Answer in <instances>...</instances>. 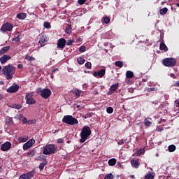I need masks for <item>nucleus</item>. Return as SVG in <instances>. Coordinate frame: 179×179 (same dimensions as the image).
Returning a JSON list of instances; mask_svg holds the SVG:
<instances>
[{
	"label": "nucleus",
	"instance_id": "51",
	"mask_svg": "<svg viewBox=\"0 0 179 179\" xmlns=\"http://www.w3.org/2000/svg\"><path fill=\"white\" fill-rule=\"evenodd\" d=\"M57 143H64V139L62 138H59L57 140Z\"/></svg>",
	"mask_w": 179,
	"mask_h": 179
},
{
	"label": "nucleus",
	"instance_id": "2",
	"mask_svg": "<svg viewBox=\"0 0 179 179\" xmlns=\"http://www.w3.org/2000/svg\"><path fill=\"white\" fill-rule=\"evenodd\" d=\"M90 135H92V130H90V127H89V126L84 127L80 132V143H85Z\"/></svg>",
	"mask_w": 179,
	"mask_h": 179
},
{
	"label": "nucleus",
	"instance_id": "11",
	"mask_svg": "<svg viewBox=\"0 0 179 179\" xmlns=\"http://www.w3.org/2000/svg\"><path fill=\"white\" fill-rule=\"evenodd\" d=\"M10 148H12V143H10V142L9 141H6L1 145V150H2V152H8V150H9Z\"/></svg>",
	"mask_w": 179,
	"mask_h": 179
},
{
	"label": "nucleus",
	"instance_id": "28",
	"mask_svg": "<svg viewBox=\"0 0 179 179\" xmlns=\"http://www.w3.org/2000/svg\"><path fill=\"white\" fill-rule=\"evenodd\" d=\"M34 155H36V150L33 149L32 150H29L28 152H27V155L29 157H33V156H34Z\"/></svg>",
	"mask_w": 179,
	"mask_h": 179
},
{
	"label": "nucleus",
	"instance_id": "12",
	"mask_svg": "<svg viewBox=\"0 0 179 179\" xmlns=\"http://www.w3.org/2000/svg\"><path fill=\"white\" fill-rule=\"evenodd\" d=\"M104 75H106V69H105L99 70L98 72L95 71L93 73V76L95 78H103L104 76Z\"/></svg>",
	"mask_w": 179,
	"mask_h": 179
},
{
	"label": "nucleus",
	"instance_id": "59",
	"mask_svg": "<svg viewBox=\"0 0 179 179\" xmlns=\"http://www.w3.org/2000/svg\"><path fill=\"white\" fill-rule=\"evenodd\" d=\"M171 77L173 78V79H176V75H174L173 73L171 74Z\"/></svg>",
	"mask_w": 179,
	"mask_h": 179
},
{
	"label": "nucleus",
	"instance_id": "26",
	"mask_svg": "<svg viewBox=\"0 0 179 179\" xmlns=\"http://www.w3.org/2000/svg\"><path fill=\"white\" fill-rule=\"evenodd\" d=\"M102 20L105 24H108L110 23V19L108 16L103 17Z\"/></svg>",
	"mask_w": 179,
	"mask_h": 179
},
{
	"label": "nucleus",
	"instance_id": "21",
	"mask_svg": "<svg viewBox=\"0 0 179 179\" xmlns=\"http://www.w3.org/2000/svg\"><path fill=\"white\" fill-rule=\"evenodd\" d=\"M134 72L131 71H127L126 72V78L127 79H132V78H134Z\"/></svg>",
	"mask_w": 179,
	"mask_h": 179
},
{
	"label": "nucleus",
	"instance_id": "27",
	"mask_svg": "<svg viewBox=\"0 0 179 179\" xmlns=\"http://www.w3.org/2000/svg\"><path fill=\"white\" fill-rule=\"evenodd\" d=\"M115 65L118 68H122V66H124V63L122 61H116Z\"/></svg>",
	"mask_w": 179,
	"mask_h": 179
},
{
	"label": "nucleus",
	"instance_id": "48",
	"mask_svg": "<svg viewBox=\"0 0 179 179\" xmlns=\"http://www.w3.org/2000/svg\"><path fill=\"white\" fill-rule=\"evenodd\" d=\"M118 145H124L125 143V140L121 139L117 141Z\"/></svg>",
	"mask_w": 179,
	"mask_h": 179
},
{
	"label": "nucleus",
	"instance_id": "41",
	"mask_svg": "<svg viewBox=\"0 0 179 179\" xmlns=\"http://www.w3.org/2000/svg\"><path fill=\"white\" fill-rule=\"evenodd\" d=\"M104 179H114L113 174L109 173L105 176Z\"/></svg>",
	"mask_w": 179,
	"mask_h": 179
},
{
	"label": "nucleus",
	"instance_id": "39",
	"mask_svg": "<svg viewBox=\"0 0 179 179\" xmlns=\"http://www.w3.org/2000/svg\"><path fill=\"white\" fill-rule=\"evenodd\" d=\"M145 154V149L142 148L140 149L138 151H137V156H141V155H144Z\"/></svg>",
	"mask_w": 179,
	"mask_h": 179
},
{
	"label": "nucleus",
	"instance_id": "37",
	"mask_svg": "<svg viewBox=\"0 0 179 179\" xmlns=\"http://www.w3.org/2000/svg\"><path fill=\"white\" fill-rule=\"evenodd\" d=\"M43 27H45V29H51V24H50V22H45L43 24Z\"/></svg>",
	"mask_w": 179,
	"mask_h": 179
},
{
	"label": "nucleus",
	"instance_id": "23",
	"mask_svg": "<svg viewBox=\"0 0 179 179\" xmlns=\"http://www.w3.org/2000/svg\"><path fill=\"white\" fill-rule=\"evenodd\" d=\"M26 103L29 104V106H33V104H36V100L33 98H31V99L26 101Z\"/></svg>",
	"mask_w": 179,
	"mask_h": 179
},
{
	"label": "nucleus",
	"instance_id": "44",
	"mask_svg": "<svg viewBox=\"0 0 179 179\" xmlns=\"http://www.w3.org/2000/svg\"><path fill=\"white\" fill-rule=\"evenodd\" d=\"M13 41H15V43H20V36H16L15 38H13Z\"/></svg>",
	"mask_w": 179,
	"mask_h": 179
},
{
	"label": "nucleus",
	"instance_id": "6",
	"mask_svg": "<svg viewBox=\"0 0 179 179\" xmlns=\"http://www.w3.org/2000/svg\"><path fill=\"white\" fill-rule=\"evenodd\" d=\"M162 64L164 65V66H176L177 60H176L174 58H166L163 60Z\"/></svg>",
	"mask_w": 179,
	"mask_h": 179
},
{
	"label": "nucleus",
	"instance_id": "34",
	"mask_svg": "<svg viewBox=\"0 0 179 179\" xmlns=\"http://www.w3.org/2000/svg\"><path fill=\"white\" fill-rule=\"evenodd\" d=\"M77 62L80 65H83V64H85V59H83V57L78 58L77 59Z\"/></svg>",
	"mask_w": 179,
	"mask_h": 179
},
{
	"label": "nucleus",
	"instance_id": "56",
	"mask_svg": "<svg viewBox=\"0 0 179 179\" xmlns=\"http://www.w3.org/2000/svg\"><path fill=\"white\" fill-rule=\"evenodd\" d=\"M155 87L149 88L148 92H154Z\"/></svg>",
	"mask_w": 179,
	"mask_h": 179
},
{
	"label": "nucleus",
	"instance_id": "5",
	"mask_svg": "<svg viewBox=\"0 0 179 179\" xmlns=\"http://www.w3.org/2000/svg\"><path fill=\"white\" fill-rule=\"evenodd\" d=\"M62 122L68 124L69 125H76L79 124L78 119L73 117L72 115H65L62 119Z\"/></svg>",
	"mask_w": 179,
	"mask_h": 179
},
{
	"label": "nucleus",
	"instance_id": "19",
	"mask_svg": "<svg viewBox=\"0 0 179 179\" xmlns=\"http://www.w3.org/2000/svg\"><path fill=\"white\" fill-rule=\"evenodd\" d=\"M159 50L161 51H169V48H167L164 42H162L159 45Z\"/></svg>",
	"mask_w": 179,
	"mask_h": 179
},
{
	"label": "nucleus",
	"instance_id": "58",
	"mask_svg": "<svg viewBox=\"0 0 179 179\" xmlns=\"http://www.w3.org/2000/svg\"><path fill=\"white\" fill-rule=\"evenodd\" d=\"M27 124H33V120H28Z\"/></svg>",
	"mask_w": 179,
	"mask_h": 179
},
{
	"label": "nucleus",
	"instance_id": "32",
	"mask_svg": "<svg viewBox=\"0 0 179 179\" xmlns=\"http://www.w3.org/2000/svg\"><path fill=\"white\" fill-rule=\"evenodd\" d=\"M169 152H174L176 150V145H170L168 148Z\"/></svg>",
	"mask_w": 179,
	"mask_h": 179
},
{
	"label": "nucleus",
	"instance_id": "13",
	"mask_svg": "<svg viewBox=\"0 0 179 179\" xmlns=\"http://www.w3.org/2000/svg\"><path fill=\"white\" fill-rule=\"evenodd\" d=\"M12 57L10 55H4L3 57H0V62L1 65H5L9 61V59H11Z\"/></svg>",
	"mask_w": 179,
	"mask_h": 179
},
{
	"label": "nucleus",
	"instance_id": "50",
	"mask_svg": "<svg viewBox=\"0 0 179 179\" xmlns=\"http://www.w3.org/2000/svg\"><path fill=\"white\" fill-rule=\"evenodd\" d=\"M87 0H78V3L79 5H83L85 3V2H86Z\"/></svg>",
	"mask_w": 179,
	"mask_h": 179
},
{
	"label": "nucleus",
	"instance_id": "17",
	"mask_svg": "<svg viewBox=\"0 0 179 179\" xmlns=\"http://www.w3.org/2000/svg\"><path fill=\"white\" fill-rule=\"evenodd\" d=\"M10 50V46L9 45L2 48L0 50V55H3V54H6V52H8V51H9Z\"/></svg>",
	"mask_w": 179,
	"mask_h": 179
},
{
	"label": "nucleus",
	"instance_id": "14",
	"mask_svg": "<svg viewBox=\"0 0 179 179\" xmlns=\"http://www.w3.org/2000/svg\"><path fill=\"white\" fill-rule=\"evenodd\" d=\"M118 86H120V84L118 83L112 85L109 91L108 92V94L111 95L114 93V92H117V90H118Z\"/></svg>",
	"mask_w": 179,
	"mask_h": 179
},
{
	"label": "nucleus",
	"instance_id": "40",
	"mask_svg": "<svg viewBox=\"0 0 179 179\" xmlns=\"http://www.w3.org/2000/svg\"><path fill=\"white\" fill-rule=\"evenodd\" d=\"M13 108H15L16 110H20L22 108V105L21 104H14L12 106Z\"/></svg>",
	"mask_w": 179,
	"mask_h": 179
},
{
	"label": "nucleus",
	"instance_id": "24",
	"mask_svg": "<svg viewBox=\"0 0 179 179\" xmlns=\"http://www.w3.org/2000/svg\"><path fill=\"white\" fill-rule=\"evenodd\" d=\"M6 124H9V125H13V119L12 117H6Z\"/></svg>",
	"mask_w": 179,
	"mask_h": 179
},
{
	"label": "nucleus",
	"instance_id": "38",
	"mask_svg": "<svg viewBox=\"0 0 179 179\" xmlns=\"http://www.w3.org/2000/svg\"><path fill=\"white\" fill-rule=\"evenodd\" d=\"M45 166H47V162L41 163V164H39V170H41V171L44 170V167H45Z\"/></svg>",
	"mask_w": 179,
	"mask_h": 179
},
{
	"label": "nucleus",
	"instance_id": "63",
	"mask_svg": "<svg viewBox=\"0 0 179 179\" xmlns=\"http://www.w3.org/2000/svg\"><path fill=\"white\" fill-rule=\"evenodd\" d=\"M77 108H80V105H78Z\"/></svg>",
	"mask_w": 179,
	"mask_h": 179
},
{
	"label": "nucleus",
	"instance_id": "8",
	"mask_svg": "<svg viewBox=\"0 0 179 179\" xmlns=\"http://www.w3.org/2000/svg\"><path fill=\"white\" fill-rule=\"evenodd\" d=\"M34 174H36V171L32 170L27 173L21 175L19 179H31L33 177H34Z\"/></svg>",
	"mask_w": 179,
	"mask_h": 179
},
{
	"label": "nucleus",
	"instance_id": "43",
	"mask_svg": "<svg viewBox=\"0 0 179 179\" xmlns=\"http://www.w3.org/2000/svg\"><path fill=\"white\" fill-rule=\"evenodd\" d=\"M85 66L87 69H90V68H92V62H88L85 63Z\"/></svg>",
	"mask_w": 179,
	"mask_h": 179
},
{
	"label": "nucleus",
	"instance_id": "45",
	"mask_svg": "<svg viewBox=\"0 0 179 179\" xmlns=\"http://www.w3.org/2000/svg\"><path fill=\"white\" fill-rule=\"evenodd\" d=\"M144 124L145 127H150V125H152V122L149 120H145Z\"/></svg>",
	"mask_w": 179,
	"mask_h": 179
},
{
	"label": "nucleus",
	"instance_id": "53",
	"mask_svg": "<svg viewBox=\"0 0 179 179\" xmlns=\"http://www.w3.org/2000/svg\"><path fill=\"white\" fill-rule=\"evenodd\" d=\"M17 68H18V69H23V64H18V65H17Z\"/></svg>",
	"mask_w": 179,
	"mask_h": 179
},
{
	"label": "nucleus",
	"instance_id": "33",
	"mask_svg": "<svg viewBox=\"0 0 179 179\" xmlns=\"http://www.w3.org/2000/svg\"><path fill=\"white\" fill-rule=\"evenodd\" d=\"M25 59H27V61H34L36 59V58H34V57H31L29 55H26Z\"/></svg>",
	"mask_w": 179,
	"mask_h": 179
},
{
	"label": "nucleus",
	"instance_id": "22",
	"mask_svg": "<svg viewBox=\"0 0 179 179\" xmlns=\"http://www.w3.org/2000/svg\"><path fill=\"white\" fill-rule=\"evenodd\" d=\"M109 166H115L117 164V159L115 158H112L108 161Z\"/></svg>",
	"mask_w": 179,
	"mask_h": 179
},
{
	"label": "nucleus",
	"instance_id": "61",
	"mask_svg": "<svg viewBox=\"0 0 179 179\" xmlns=\"http://www.w3.org/2000/svg\"><path fill=\"white\" fill-rule=\"evenodd\" d=\"M131 178H135V175H131Z\"/></svg>",
	"mask_w": 179,
	"mask_h": 179
},
{
	"label": "nucleus",
	"instance_id": "30",
	"mask_svg": "<svg viewBox=\"0 0 179 179\" xmlns=\"http://www.w3.org/2000/svg\"><path fill=\"white\" fill-rule=\"evenodd\" d=\"M18 141L21 143H24V142H27V137H19Z\"/></svg>",
	"mask_w": 179,
	"mask_h": 179
},
{
	"label": "nucleus",
	"instance_id": "31",
	"mask_svg": "<svg viewBox=\"0 0 179 179\" xmlns=\"http://www.w3.org/2000/svg\"><path fill=\"white\" fill-rule=\"evenodd\" d=\"M80 93H82V91L76 89L73 91V94H75V96H78V97H80Z\"/></svg>",
	"mask_w": 179,
	"mask_h": 179
},
{
	"label": "nucleus",
	"instance_id": "46",
	"mask_svg": "<svg viewBox=\"0 0 179 179\" xmlns=\"http://www.w3.org/2000/svg\"><path fill=\"white\" fill-rule=\"evenodd\" d=\"M15 118V120H22L23 118V115H22V114L16 115Z\"/></svg>",
	"mask_w": 179,
	"mask_h": 179
},
{
	"label": "nucleus",
	"instance_id": "54",
	"mask_svg": "<svg viewBox=\"0 0 179 179\" xmlns=\"http://www.w3.org/2000/svg\"><path fill=\"white\" fill-rule=\"evenodd\" d=\"M89 117H92V114L87 113V115H85V118H89Z\"/></svg>",
	"mask_w": 179,
	"mask_h": 179
},
{
	"label": "nucleus",
	"instance_id": "18",
	"mask_svg": "<svg viewBox=\"0 0 179 179\" xmlns=\"http://www.w3.org/2000/svg\"><path fill=\"white\" fill-rule=\"evenodd\" d=\"M131 164L134 169H138V167H139V161H138V159H132L131 161Z\"/></svg>",
	"mask_w": 179,
	"mask_h": 179
},
{
	"label": "nucleus",
	"instance_id": "64",
	"mask_svg": "<svg viewBox=\"0 0 179 179\" xmlns=\"http://www.w3.org/2000/svg\"><path fill=\"white\" fill-rule=\"evenodd\" d=\"M176 6L179 8V3H176Z\"/></svg>",
	"mask_w": 179,
	"mask_h": 179
},
{
	"label": "nucleus",
	"instance_id": "42",
	"mask_svg": "<svg viewBox=\"0 0 179 179\" xmlns=\"http://www.w3.org/2000/svg\"><path fill=\"white\" fill-rule=\"evenodd\" d=\"M80 52H85L86 51V46L82 45L79 48Z\"/></svg>",
	"mask_w": 179,
	"mask_h": 179
},
{
	"label": "nucleus",
	"instance_id": "3",
	"mask_svg": "<svg viewBox=\"0 0 179 179\" xmlns=\"http://www.w3.org/2000/svg\"><path fill=\"white\" fill-rule=\"evenodd\" d=\"M55 152H57V147L54 144L46 145L43 149V154L46 156L54 155Z\"/></svg>",
	"mask_w": 179,
	"mask_h": 179
},
{
	"label": "nucleus",
	"instance_id": "9",
	"mask_svg": "<svg viewBox=\"0 0 179 179\" xmlns=\"http://www.w3.org/2000/svg\"><path fill=\"white\" fill-rule=\"evenodd\" d=\"M35 143H36L35 139H30L23 145V150H27L28 149H30V148H31V146H33V145H34Z\"/></svg>",
	"mask_w": 179,
	"mask_h": 179
},
{
	"label": "nucleus",
	"instance_id": "60",
	"mask_svg": "<svg viewBox=\"0 0 179 179\" xmlns=\"http://www.w3.org/2000/svg\"><path fill=\"white\" fill-rule=\"evenodd\" d=\"M3 99V95L2 94H0V100H2Z\"/></svg>",
	"mask_w": 179,
	"mask_h": 179
},
{
	"label": "nucleus",
	"instance_id": "49",
	"mask_svg": "<svg viewBox=\"0 0 179 179\" xmlns=\"http://www.w3.org/2000/svg\"><path fill=\"white\" fill-rule=\"evenodd\" d=\"M27 118H26V117H22V124H27Z\"/></svg>",
	"mask_w": 179,
	"mask_h": 179
},
{
	"label": "nucleus",
	"instance_id": "57",
	"mask_svg": "<svg viewBox=\"0 0 179 179\" xmlns=\"http://www.w3.org/2000/svg\"><path fill=\"white\" fill-rule=\"evenodd\" d=\"M176 86H177V87H179V80L176 82Z\"/></svg>",
	"mask_w": 179,
	"mask_h": 179
},
{
	"label": "nucleus",
	"instance_id": "10",
	"mask_svg": "<svg viewBox=\"0 0 179 179\" xmlns=\"http://www.w3.org/2000/svg\"><path fill=\"white\" fill-rule=\"evenodd\" d=\"M66 45V40L64 38H61L57 41V47L59 50H64Z\"/></svg>",
	"mask_w": 179,
	"mask_h": 179
},
{
	"label": "nucleus",
	"instance_id": "29",
	"mask_svg": "<svg viewBox=\"0 0 179 179\" xmlns=\"http://www.w3.org/2000/svg\"><path fill=\"white\" fill-rule=\"evenodd\" d=\"M169 9L167 8H164L162 9H160L159 13L160 15H166V13L168 12Z\"/></svg>",
	"mask_w": 179,
	"mask_h": 179
},
{
	"label": "nucleus",
	"instance_id": "35",
	"mask_svg": "<svg viewBox=\"0 0 179 179\" xmlns=\"http://www.w3.org/2000/svg\"><path fill=\"white\" fill-rule=\"evenodd\" d=\"M31 99H33V94H31V93L27 94L25 96L26 101H27L28 100H29Z\"/></svg>",
	"mask_w": 179,
	"mask_h": 179
},
{
	"label": "nucleus",
	"instance_id": "55",
	"mask_svg": "<svg viewBox=\"0 0 179 179\" xmlns=\"http://www.w3.org/2000/svg\"><path fill=\"white\" fill-rule=\"evenodd\" d=\"M58 71V69H54L52 70V73H55V72H57Z\"/></svg>",
	"mask_w": 179,
	"mask_h": 179
},
{
	"label": "nucleus",
	"instance_id": "4",
	"mask_svg": "<svg viewBox=\"0 0 179 179\" xmlns=\"http://www.w3.org/2000/svg\"><path fill=\"white\" fill-rule=\"evenodd\" d=\"M51 90L48 88L42 89L41 87H38L36 89V94H41L42 99H48L51 96Z\"/></svg>",
	"mask_w": 179,
	"mask_h": 179
},
{
	"label": "nucleus",
	"instance_id": "62",
	"mask_svg": "<svg viewBox=\"0 0 179 179\" xmlns=\"http://www.w3.org/2000/svg\"><path fill=\"white\" fill-rule=\"evenodd\" d=\"M51 78L53 79L54 78V76L52 75V73L51 74Z\"/></svg>",
	"mask_w": 179,
	"mask_h": 179
},
{
	"label": "nucleus",
	"instance_id": "47",
	"mask_svg": "<svg viewBox=\"0 0 179 179\" xmlns=\"http://www.w3.org/2000/svg\"><path fill=\"white\" fill-rule=\"evenodd\" d=\"M75 43L74 40H69L67 43H66V45H72Z\"/></svg>",
	"mask_w": 179,
	"mask_h": 179
},
{
	"label": "nucleus",
	"instance_id": "52",
	"mask_svg": "<svg viewBox=\"0 0 179 179\" xmlns=\"http://www.w3.org/2000/svg\"><path fill=\"white\" fill-rule=\"evenodd\" d=\"M93 93L94 94H99V91L97 90V89H95L94 90Z\"/></svg>",
	"mask_w": 179,
	"mask_h": 179
},
{
	"label": "nucleus",
	"instance_id": "36",
	"mask_svg": "<svg viewBox=\"0 0 179 179\" xmlns=\"http://www.w3.org/2000/svg\"><path fill=\"white\" fill-rule=\"evenodd\" d=\"M106 113H108V114H113V113H114V108H113V107H108L106 108Z\"/></svg>",
	"mask_w": 179,
	"mask_h": 179
},
{
	"label": "nucleus",
	"instance_id": "25",
	"mask_svg": "<svg viewBox=\"0 0 179 179\" xmlns=\"http://www.w3.org/2000/svg\"><path fill=\"white\" fill-rule=\"evenodd\" d=\"M65 31L67 34H71V33H72V27L68 24L66 27Z\"/></svg>",
	"mask_w": 179,
	"mask_h": 179
},
{
	"label": "nucleus",
	"instance_id": "20",
	"mask_svg": "<svg viewBox=\"0 0 179 179\" xmlns=\"http://www.w3.org/2000/svg\"><path fill=\"white\" fill-rule=\"evenodd\" d=\"M27 17V15L25 13H20L17 15V19L20 20H24V18Z\"/></svg>",
	"mask_w": 179,
	"mask_h": 179
},
{
	"label": "nucleus",
	"instance_id": "15",
	"mask_svg": "<svg viewBox=\"0 0 179 179\" xmlns=\"http://www.w3.org/2000/svg\"><path fill=\"white\" fill-rule=\"evenodd\" d=\"M19 90V86L17 85H14L13 86H10L8 90V93H16Z\"/></svg>",
	"mask_w": 179,
	"mask_h": 179
},
{
	"label": "nucleus",
	"instance_id": "7",
	"mask_svg": "<svg viewBox=\"0 0 179 179\" xmlns=\"http://www.w3.org/2000/svg\"><path fill=\"white\" fill-rule=\"evenodd\" d=\"M12 30H13V24H12L10 22H6L1 28V31L3 33H6V31H12Z\"/></svg>",
	"mask_w": 179,
	"mask_h": 179
},
{
	"label": "nucleus",
	"instance_id": "1",
	"mask_svg": "<svg viewBox=\"0 0 179 179\" xmlns=\"http://www.w3.org/2000/svg\"><path fill=\"white\" fill-rule=\"evenodd\" d=\"M2 72L6 80H12V79H13V75L16 73V67L11 64H8L3 66Z\"/></svg>",
	"mask_w": 179,
	"mask_h": 179
},
{
	"label": "nucleus",
	"instance_id": "16",
	"mask_svg": "<svg viewBox=\"0 0 179 179\" xmlns=\"http://www.w3.org/2000/svg\"><path fill=\"white\" fill-rule=\"evenodd\" d=\"M47 43V36L42 35L40 36V40L38 41V44H40L41 47H44Z\"/></svg>",
	"mask_w": 179,
	"mask_h": 179
}]
</instances>
